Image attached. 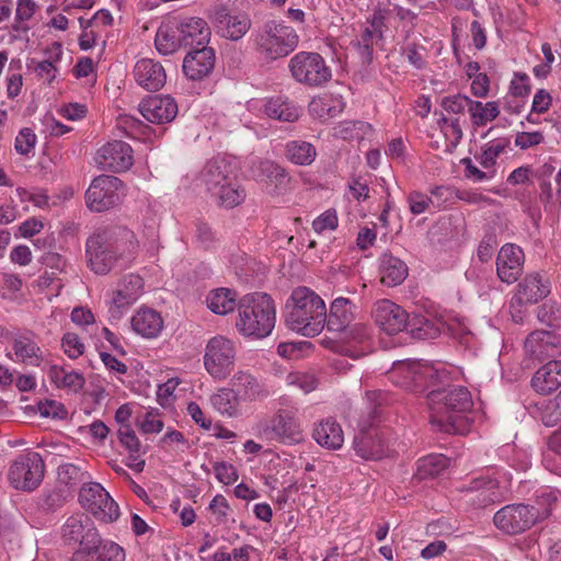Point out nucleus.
<instances>
[{
  "mask_svg": "<svg viewBox=\"0 0 561 561\" xmlns=\"http://www.w3.org/2000/svg\"><path fill=\"white\" fill-rule=\"evenodd\" d=\"M236 291L228 288H217L207 296V307L216 314L232 312L237 306Z\"/></svg>",
  "mask_w": 561,
  "mask_h": 561,
  "instance_id": "79ce46f5",
  "label": "nucleus"
},
{
  "mask_svg": "<svg viewBox=\"0 0 561 561\" xmlns=\"http://www.w3.org/2000/svg\"><path fill=\"white\" fill-rule=\"evenodd\" d=\"M558 501V494L552 490H542L535 499L534 504H530L534 508L546 510L547 514L542 517V520L547 519L552 511V505Z\"/></svg>",
  "mask_w": 561,
  "mask_h": 561,
  "instance_id": "0e129e2a",
  "label": "nucleus"
},
{
  "mask_svg": "<svg viewBox=\"0 0 561 561\" xmlns=\"http://www.w3.org/2000/svg\"><path fill=\"white\" fill-rule=\"evenodd\" d=\"M13 351L21 363L39 366L42 360L41 347L30 337L20 336L14 340Z\"/></svg>",
  "mask_w": 561,
  "mask_h": 561,
  "instance_id": "37998d69",
  "label": "nucleus"
},
{
  "mask_svg": "<svg viewBox=\"0 0 561 561\" xmlns=\"http://www.w3.org/2000/svg\"><path fill=\"white\" fill-rule=\"evenodd\" d=\"M232 386L239 399L243 401H255L268 394L256 378L243 371H239L233 376Z\"/></svg>",
  "mask_w": 561,
  "mask_h": 561,
  "instance_id": "e433bc0d",
  "label": "nucleus"
},
{
  "mask_svg": "<svg viewBox=\"0 0 561 561\" xmlns=\"http://www.w3.org/2000/svg\"><path fill=\"white\" fill-rule=\"evenodd\" d=\"M44 461L38 453L20 456L9 469V481L16 490L32 491L44 477Z\"/></svg>",
  "mask_w": 561,
  "mask_h": 561,
  "instance_id": "4468645a",
  "label": "nucleus"
},
{
  "mask_svg": "<svg viewBox=\"0 0 561 561\" xmlns=\"http://www.w3.org/2000/svg\"><path fill=\"white\" fill-rule=\"evenodd\" d=\"M35 142L36 135L31 128L25 127L16 136L14 148L20 154L26 156L34 148Z\"/></svg>",
  "mask_w": 561,
  "mask_h": 561,
  "instance_id": "680f3d73",
  "label": "nucleus"
},
{
  "mask_svg": "<svg viewBox=\"0 0 561 561\" xmlns=\"http://www.w3.org/2000/svg\"><path fill=\"white\" fill-rule=\"evenodd\" d=\"M65 502V491L62 489H53L44 493L41 501V506L44 511L54 512L60 508Z\"/></svg>",
  "mask_w": 561,
  "mask_h": 561,
  "instance_id": "052dcab7",
  "label": "nucleus"
},
{
  "mask_svg": "<svg viewBox=\"0 0 561 561\" xmlns=\"http://www.w3.org/2000/svg\"><path fill=\"white\" fill-rule=\"evenodd\" d=\"M61 346L65 353L72 359L83 354L84 345L76 333L68 332L61 339Z\"/></svg>",
  "mask_w": 561,
  "mask_h": 561,
  "instance_id": "e2e57ef3",
  "label": "nucleus"
},
{
  "mask_svg": "<svg viewBox=\"0 0 561 561\" xmlns=\"http://www.w3.org/2000/svg\"><path fill=\"white\" fill-rule=\"evenodd\" d=\"M540 417L546 426H554L561 421V400H559V394L542 405Z\"/></svg>",
  "mask_w": 561,
  "mask_h": 561,
  "instance_id": "4d7b16f0",
  "label": "nucleus"
},
{
  "mask_svg": "<svg viewBox=\"0 0 561 561\" xmlns=\"http://www.w3.org/2000/svg\"><path fill=\"white\" fill-rule=\"evenodd\" d=\"M141 115L150 123L167 124L178 115V103L170 95H150L139 103Z\"/></svg>",
  "mask_w": 561,
  "mask_h": 561,
  "instance_id": "b1692460",
  "label": "nucleus"
},
{
  "mask_svg": "<svg viewBox=\"0 0 561 561\" xmlns=\"http://www.w3.org/2000/svg\"><path fill=\"white\" fill-rule=\"evenodd\" d=\"M92 543H84L83 548H78L71 561H124V549L113 542L103 540L100 535L96 539L91 540Z\"/></svg>",
  "mask_w": 561,
  "mask_h": 561,
  "instance_id": "5701e85b",
  "label": "nucleus"
},
{
  "mask_svg": "<svg viewBox=\"0 0 561 561\" xmlns=\"http://www.w3.org/2000/svg\"><path fill=\"white\" fill-rule=\"evenodd\" d=\"M469 113L473 126H484L499 116L500 108L496 102H486L483 105L480 101L471 100Z\"/></svg>",
  "mask_w": 561,
  "mask_h": 561,
  "instance_id": "de8ad7c7",
  "label": "nucleus"
},
{
  "mask_svg": "<svg viewBox=\"0 0 561 561\" xmlns=\"http://www.w3.org/2000/svg\"><path fill=\"white\" fill-rule=\"evenodd\" d=\"M85 247L134 257L138 250V241L134 231L125 226H105L98 228L87 239Z\"/></svg>",
  "mask_w": 561,
  "mask_h": 561,
  "instance_id": "1a4fd4ad",
  "label": "nucleus"
},
{
  "mask_svg": "<svg viewBox=\"0 0 561 561\" xmlns=\"http://www.w3.org/2000/svg\"><path fill=\"white\" fill-rule=\"evenodd\" d=\"M497 245L496 236L494 233H486L478 247L477 255L482 263L491 260L494 249Z\"/></svg>",
  "mask_w": 561,
  "mask_h": 561,
  "instance_id": "774afa93",
  "label": "nucleus"
},
{
  "mask_svg": "<svg viewBox=\"0 0 561 561\" xmlns=\"http://www.w3.org/2000/svg\"><path fill=\"white\" fill-rule=\"evenodd\" d=\"M58 481L65 485L75 486L83 481L84 473L73 463H64L58 467Z\"/></svg>",
  "mask_w": 561,
  "mask_h": 561,
  "instance_id": "5fc2aeb1",
  "label": "nucleus"
},
{
  "mask_svg": "<svg viewBox=\"0 0 561 561\" xmlns=\"http://www.w3.org/2000/svg\"><path fill=\"white\" fill-rule=\"evenodd\" d=\"M44 54L47 56V59L42 61L31 59L27 66L33 68L38 77L46 78L48 83H51L57 73L56 64L61 60L62 56L61 43L54 42L50 47L44 50Z\"/></svg>",
  "mask_w": 561,
  "mask_h": 561,
  "instance_id": "4c0bfd02",
  "label": "nucleus"
},
{
  "mask_svg": "<svg viewBox=\"0 0 561 561\" xmlns=\"http://www.w3.org/2000/svg\"><path fill=\"white\" fill-rule=\"evenodd\" d=\"M183 47L198 48L207 46L211 31L202 18H185L178 24Z\"/></svg>",
  "mask_w": 561,
  "mask_h": 561,
  "instance_id": "bb28decb",
  "label": "nucleus"
},
{
  "mask_svg": "<svg viewBox=\"0 0 561 561\" xmlns=\"http://www.w3.org/2000/svg\"><path fill=\"white\" fill-rule=\"evenodd\" d=\"M460 163L465 167V178L474 183L491 180L495 175V170H480L470 158H462Z\"/></svg>",
  "mask_w": 561,
  "mask_h": 561,
  "instance_id": "13d9d810",
  "label": "nucleus"
},
{
  "mask_svg": "<svg viewBox=\"0 0 561 561\" xmlns=\"http://www.w3.org/2000/svg\"><path fill=\"white\" fill-rule=\"evenodd\" d=\"M216 54L213 47L203 46L191 49L183 59V73L192 81L207 78L214 70Z\"/></svg>",
  "mask_w": 561,
  "mask_h": 561,
  "instance_id": "4be33fe9",
  "label": "nucleus"
},
{
  "mask_svg": "<svg viewBox=\"0 0 561 561\" xmlns=\"http://www.w3.org/2000/svg\"><path fill=\"white\" fill-rule=\"evenodd\" d=\"M209 19L217 33L230 41H239L251 27V20L245 13H234L230 5L224 2L211 7Z\"/></svg>",
  "mask_w": 561,
  "mask_h": 561,
  "instance_id": "dca6fc26",
  "label": "nucleus"
},
{
  "mask_svg": "<svg viewBox=\"0 0 561 561\" xmlns=\"http://www.w3.org/2000/svg\"><path fill=\"white\" fill-rule=\"evenodd\" d=\"M237 330L244 336L264 339L271 334L276 321V307L265 293L243 296L238 304Z\"/></svg>",
  "mask_w": 561,
  "mask_h": 561,
  "instance_id": "39448f33",
  "label": "nucleus"
},
{
  "mask_svg": "<svg viewBox=\"0 0 561 561\" xmlns=\"http://www.w3.org/2000/svg\"><path fill=\"white\" fill-rule=\"evenodd\" d=\"M117 436L121 444L128 450L129 458L137 460L140 451V442L130 425L119 426Z\"/></svg>",
  "mask_w": 561,
  "mask_h": 561,
  "instance_id": "603ef678",
  "label": "nucleus"
},
{
  "mask_svg": "<svg viewBox=\"0 0 561 561\" xmlns=\"http://www.w3.org/2000/svg\"><path fill=\"white\" fill-rule=\"evenodd\" d=\"M79 502L83 508L104 523H112L119 516L117 503L100 483L84 484L79 492Z\"/></svg>",
  "mask_w": 561,
  "mask_h": 561,
  "instance_id": "f8f14e48",
  "label": "nucleus"
},
{
  "mask_svg": "<svg viewBox=\"0 0 561 561\" xmlns=\"http://www.w3.org/2000/svg\"><path fill=\"white\" fill-rule=\"evenodd\" d=\"M449 466V458L446 456L438 455H428L426 457L421 458L417 461V469L415 472V478L417 480H426L438 477L442 472H444Z\"/></svg>",
  "mask_w": 561,
  "mask_h": 561,
  "instance_id": "a19ab883",
  "label": "nucleus"
},
{
  "mask_svg": "<svg viewBox=\"0 0 561 561\" xmlns=\"http://www.w3.org/2000/svg\"><path fill=\"white\" fill-rule=\"evenodd\" d=\"M465 500L474 508H485L504 501V493L500 489L499 481L489 477H480L471 480L461 489Z\"/></svg>",
  "mask_w": 561,
  "mask_h": 561,
  "instance_id": "f3484780",
  "label": "nucleus"
},
{
  "mask_svg": "<svg viewBox=\"0 0 561 561\" xmlns=\"http://www.w3.org/2000/svg\"><path fill=\"white\" fill-rule=\"evenodd\" d=\"M293 79L310 88L324 87L332 78L331 68L318 53L299 51L288 64Z\"/></svg>",
  "mask_w": 561,
  "mask_h": 561,
  "instance_id": "0eeeda50",
  "label": "nucleus"
},
{
  "mask_svg": "<svg viewBox=\"0 0 561 561\" xmlns=\"http://www.w3.org/2000/svg\"><path fill=\"white\" fill-rule=\"evenodd\" d=\"M133 330L144 337H156L163 328V320L153 309H140L131 318Z\"/></svg>",
  "mask_w": 561,
  "mask_h": 561,
  "instance_id": "c9c22d12",
  "label": "nucleus"
},
{
  "mask_svg": "<svg viewBox=\"0 0 561 561\" xmlns=\"http://www.w3.org/2000/svg\"><path fill=\"white\" fill-rule=\"evenodd\" d=\"M353 320L352 301L344 297L335 298L331 304L329 314H325L328 330L340 334L352 324Z\"/></svg>",
  "mask_w": 561,
  "mask_h": 561,
  "instance_id": "7c9ffc66",
  "label": "nucleus"
},
{
  "mask_svg": "<svg viewBox=\"0 0 561 561\" xmlns=\"http://www.w3.org/2000/svg\"><path fill=\"white\" fill-rule=\"evenodd\" d=\"M375 35L376 32L374 30L366 27L363 31L360 38L356 43H353L364 64H370L373 61Z\"/></svg>",
  "mask_w": 561,
  "mask_h": 561,
  "instance_id": "864d4df0",
  "label": "nucleus"
},
{
  "mask_svg": "<svg viewBox=\"0 0 561 561\" xmlns=\"http://www.w3.org/2000/svg\"><path fill=\"white\" fill-rule=\"evenodd\" d=\"M37 8L38 5L34 0H16L15 23L12 25V30L16 32L27 31L28 27L21 24L31 20Z\"/></svg>",
  "mask_w": 561,
  "mask_h": 561,
  "instance_id": "3c124183",
  "label": "nucleus"
},
{
  "mask_svg": "<svg viewBox=\"0 0 561 561\" xmlns=\"http://www.w3.org/2000/svg\"><path fill=\"white\" fill-rule=\"evenodd\" d=\"M144 291V279L137 274H129L118 284L111 300L108 312L111 318L121 319L124 310L131 306Z\"/></svg>",
  "mask_w": 561,
  "mask_h": 561,
  "instance_id": "412c9836",
  "label": "nucleus"
},
{
  "mask_svg": "<svg viewBox=\"0 0 561 561\" xmlns=\"http://www.w3.org/2000/svg\"><path fill=\"white\" fill-rule=\"evenodd\" d=\"M252 171L256 180L273 184L279 191L285 190L290 181L287 171L271 160L259 161Z\"/></svg>",
  "mask_w": 561,
  "mask_h": 561,
  "instance_id": "2f4dec72",
  "label": "nucleus"
},
{
  "mask_svg": "<svg viewBox=\"0 0 561 561\" xmlns=\"http://www.w3.org/2000/svg\"><path fill=\"white\" fill-rule=\"evenodd\" d=\"M510 92L514 98H525L531 92L529 77L524 72H516L511 81Z\"/></svg>",
  "mask_w": 561,
  "mask_h": 561,
  "instance_id": "69168bd1",
  "label": "nucleus"
},
{
  "mask_svg": "<svg viewBox=\"0 0 561 561\" xmlns=\"http://www.w3.org/2000/svg\"><path fill=\"white\" fill-rule=\"evenodd\" d=\"M369 401L367 420L362 419L358 434L353 440L356 455L365 460H380L389 456V431L385 427H376L375 422L380 417V407L386 401V393L380 390L366 392Z\"/></svg>",
  "mask_w": 561,
  "mask_h": 561,
  "instance_id": "7ed1b4c3",
  "label": "nucleus"
},
{
  "mask_svg": "<svg viewBox=\"0 0 561 561\" xmlns=\"http://www.w3.org/2000/svg\"><path fill=\"white\" fill-rule=\"evenodd\" d=\"M286 325L305 336L318 335L325 325V305L322 298L308 287L293 290L286 304Z\"/></svg>",
  "mask_w": 561,
  "mask_h": 561,
  "instance_id": "20e7f679",
  "label": "nucleus"
},
{
  "mask_svg": "<svg viewBox=\"0 0 561 561\" xmlns=\"http://www.w3.org/2000/svg\"><path fill=\"white\" fill-rule=\"evenodd\" d=\"M211 404L221 414L233 416L238 411L239 397L233 389H220L211 397Z\"/></svg>",
  "mask_w": 561,
  "mask_h": 561,
  "instance_id": "8fccbe9b",
  "label": "nucleus"
},
{
  "mask_svg": "<svg viewBox=\"0 0 561 561\" xmlns=\"http://www.w3.org/2000/svg\"><path fill=\"white\" fill-rule=\"evenodd\" d=\"M95 160L102 170L124 172L134 163L133 149L129 144L122 140L108 141L98 150Z\"/></svg>",
  "mask_w": 561,
  "mask_h": 561,
  "instance_id": "a211bd4d",
  "label": "nucleus"
},
{
  "mask_svg": "<svg viewBox=\"0 0 561 561\" xmlns=\"http://www.w3.org/2000/svg\"><path fill=\"white\" fill-rule=\"evenodd\" d=\"M134 77L136 82L148 91H159L167 81V73L162 65L149 58L136 62Z\"/></svg>",
  "mask_w": 561,
  "mask_h": 561,
  "instance_id": "a878e982",
  "label": "nucleus"
},
{
  "mask_svg": "<svg viewBox=\"0 0 561 561\" xmlns=\"http://www.w3.org/2000/svg\"><path fill=\"white\" fill-rule=\"evenodd\" d=\"M525 264V253L515 243H505L501 247L495 265L496 275L502 283L512 285L519 279Z\"/></svg>",
  "mask_w": 561,
  "mask_h": 561,
  "instance_id": "6ab92c4d",
  "label": "nucleus"
},
{
  "mask_svg": "<svg viewBox=\"0 0 561 561\" xmlns=\"http://www.w3.org/2000/svg\"><path fill=\"white\" fill-rule=\"evenodd\" d=\"M546 510H537L530 504H508L499 510L493 516L497 529L507 535H518L542 522Z\"/></svg>",
  "mask_w": 561,
  "mask_h": 561,
  "instance_id": "6e6552de",
  "label": "nucleus"
},
{
  "mask_svg": "<svg viewBox=\"0 0 561 561\" xmlns=\"http://www.w3.org/2000/svg\"><path fill=\"white\" fill-rule=\"evenodd\" d=\"M339 335L343 342L350 345L346 350L350 357L359 358L373 350L370 330L364 323L351 324Z\"/></svg>",
  "mask_w": 561,
  "mask_h": 561,
  "instance_id": "cd10ccee",
  "label": "nucleus"
},
{
  "mask_svg": "<svg viewBox=\"0 0 561 561\" xmlns=\"http://www.w3.org/2000/svg\"><path fill=\"white\" fill-rule=\"evenodd\" d=\"M265 113L270 118L293 123L299 118L300 108L287 99L276 96L266 102Z\"/></svg>",
  "mask_w": 561,
  "mask_h": 561,
  "instance_id": "58836bf2",
  "label": "nucleus"
},
{
  "mask_svg": "<svg viewBox=\"0 0 561 561\" xmlns=\"http://www.w3.org/2000/svg\"><path fill=\"white\" fill-rule=\"evenodd\" d=\"M255 45L264 59L277 60L294 51L298 35L293 27L272 20L257 30Z\"/></svg>",
  "mask_w": 561,
  "mask_h": 561,
  "instance_id": "423d86ee",
  "label": "nucleus"
},
{
  "mask_svg": "<svg viewBox=\"0 0 561 561\" xmlns=\"http://www.w3.org/2000/svg\"><path fill=\"white\" fill-rule=\"evenodd\" d=\"M234 357L233 342L222 335H217L207 343L204 365L214 378L225 379L233 369Z\"/></svg>",
  "mask_w": 561,
  "mask_h": 561,
  "instance_id": "ddd939ff",
  "label": "nucleus"
},
{
  "mask_svg": "<svg viewBox=\"0 0 561 561\" xmlns=\"http://www.w3.org/2000/svg\"><path fill=\"white\" fill-rule=\"evenodd\" d=\"M312 437L322 447L339 449L344 442L341 425L333 419L321 421L313 430Z\"/></svg>",
  "mask_w": 561,
  "mask_h": 561,
  "instance_id": "f704fd0d",
  "label": "nucleus"
},
{
  "mask_svg": "<svg viewBox=\"0 0 561 561\" xmlns=\"http://www.w3.org/2000/svg\"><path fill=\"white\" fill-rule=\"evenodd\" d=\"M551 291L549 277L540 272H531L517 284L513 301L518 306L535 305L543 300Z\"/></svg>",
  "mask_w": 561,
  "mask_h": 561,
  "instance_id": "aec40b11",
  "label": "nucleus"
},
{
  "mask_svg": "<svg viewBox=\"0 0 561 561\" xmlns=\"http://www.w3.org/2000/svg\"><path fill=\"white\" fill-rule=\"evenodd\" d=\"M285 157L296 165H310L317 157L316 147L306 140H290L285 145Z\"/></svg>",
  "mask_w": 561,
  "mask_h": 561,
  "instance_id": "ea45409f",
  "label": "nucleus"
},
{
  "mask_svg": "<svg viewBox=\"0 0 561 561\" xmlns=\"http://www.w3.org/2000/svg\"><path fill=\"white\" fill-rule=\"evenodd\" d=\"M379 271L381 275V283L389 287L400 285L408 276L407 264L390 253L381 255Z\"/></svg>",
  "mask_w": 561,
  "mask_h": 561,
  "instance_id": "72a5a7b5",
  "label": "nucleus"
},
{
  "mask_svg": "<svg viewBox=\"0 0 561 561\" xmlns=\"http://www.w3.org/2000/svg\"><path fill=\"white\" fill-rule=\"evenodd\" d=\"M123 182L114 176H96L85 192L87 206L96 213L105 211L122 203Z\"/></svg>",
  "mask_w": 561,
  "mask_h": 561,
  "instance_id": "9d476101",
  "label": "nucleus"
},
{
  "mask_svg": "<svg viewBox=\"0 0 561 561\" xmlns=\"http://www.w3.org/2000/svg\"><path fill=\"white\" fill-rule=\"evenodd\" d=\"M442 378L426 390V399L432 411L431 422L437 424L443 432H457L456 414L466 413L472 408L470 391L462 386H445L448 379L446 373H440Z\"/></svg>",
  "mask_w": 561,
  "mask_h": 561,
  "instance_id": "f257e3e1",
  "label": "nucleus"
},
{
  "mask_svg": "<svg viewBox=\"0 0 561 561\" xmlns=\"http://www.w3.org/2000/svg\"><path fill=\"white\" fill-rule=\"evenodd\" d=\"M85 255L91 270L100 275L107 274L119 261L128 263L133 259L128 255H118L111 251L93 249V247H85Z\"/></svg>",
  "mask_w": 561,
  "mask_h": 561,
  "instance_id": "473e14b6",
  "label": "nucleus"
},
{
  "mask_svg": "<svg viewBox=\"0 0 561 561\" xmlns=\"http://www.w3.org/2000/svg\"><path fill=\"white\" fill-rule=\"evenodd\" d=\"M233 176L230 163L224 158H214L207 161L201 171V181L206 190L213 194Z\"/></svg>",
  "mask_w": 561,
  "mask_h": 561,
  "instance_id": "c85d7f7f",
  "label": "nucleus"
},
{
  "mask_svg": "<svg viewBox=\"0 0 561 561\" xmlns=\"http://www.w3.org/2000/svg\"><path fill=\"white\" fill-rule=\"evenodd\" d=\"M549 339H554V334L548 331H534L525 340V350L537 358L553 357L554 354L547 350Z\"/></svg>",
  "mask_w": 561,
  "mask_h": 561,
  "instance_id": "49530a36",
  "label": "nucleus"
},
{
  "mask_svg": "<svg viewBox=\"0 0 561 561\" xmlns=\"http://www.w3.org/2000/svg\"><path fill=\"white\" fill-rule=\"evenodd\" d=\"M470 104L471 99L462 94L445 96L440 102V105L445 111L454 114L463 113L466 108H470Z\"/></svg>",
  "mask_w": 561,
  "mask_h": 561,
  "instance_id": "bf43d9fd",
  "label": "nucleus"
},
{
  "mask_svg": "<svg viewBox=\"0 0 561 561\" xmlns=\"http://www.w3.org/2000/svg\"><path fill=\"white\" fill-rule=\"evenodd\" d=\"M538 319L548 327L558 329L561 327V308L556 302H546L538 310Z\"/></svg>",
  "mask_w": 561,
  "mask_h": 561,
  "instance_id": "6e6d98bb",
  "label": "nucleus"
},
{
  "mask_svg": "<svg viewBox=\"0 0 561 561\" xmlns=\"http://www.w3.org/2000/svg\"><path fill=\"white\" fill-rule=\"evenodd\" d=\"M214 472L216 478L227 485L234 483L239 478L237 469L232 465L225 461L215 462Z\"/></svg>",
  "mask_w": 561,
  "mask_h": 561,
  "instance_id": "338daca9",
  "label": "nucleus"
},
{
  "mask_svg": "<svg viewBox=\"0 0 561 561\" xmlns=\"http://www.w3.org/2000/svg\"><path fill=\"white\" fill-rule=\"evenodd\" d=\"M62 539L68 545H79L83 548L84 543H92L99 535L91 518L84 514L70 516L62 526Z\"/></svg>",
  "mask_w": 561,
  "mask_h": 561,
  "instance_id": "393cba45",
  "label": "nucleus"
},
{
  "mask_svg": "<svg viewBox=\"0 0 561 561\" xmlns=\"http://www.w3.org/2000/svg\"><path fill=\"white\" fill-rule=\"evenodd\" d=\"M508 145V138H500L496 141H490L484 145L482 153L477 156L476 159L484 170H495L494 165L496 164V159L505 151Z\"/></svg>",
  "mask_w": 561,
  "mask_h": 561,
  "instance_id": "09e8293b",
  "label": "nucleus"
},
{
  "mask_svg": "<svg viewBox=\"0 0 561 561\" xmlns=\"http://www.w3.org/2000/svg\"><path fill=\"white\" fill-rule=\"evenodd\" d=\"M298 408L285 405L279 408L265 428V434L287 445L299 444L304 440L301 425L298 420Z\"/></svg>",
  "mask_w": 561,
  "mask_h": 561,
  "instance_id": "2eb2a0df",
  "label": "nucleus"
},
{
  "mask_svg": "<svg viewBox=\"0 0 561 561\" xmlns=\"http://www.w3.org/2000/svg\"><path fill=\"white\" fill-rule=\"evenodd\" d=\"M154 44L161 55H170L183 47L178 26L175 28L160 27L157 32Z\"/></svg>",
  "mask_w": 561,
  "mask_h": 561,
  "instance_id": "a18cd8bd",
  "label": "nucleus"
},
{
  "mask_svg": "<svg viewBox=\"0 0 561 561\" xmlns=\"http://www.w3.org/2000/svg\"><path fill=\"white\" fill-rule=\"evenodd\" d=\"M531 386L540 394H550L561 387V360H550L531 378Z\"/></svg>",
  "mask_w": 561,
  "mask_h": 561,
  "instance_id": "c756f323",
  "label": "nucleus"
},
{
  "mask_svg": "<svg viewBox=\"0 0 561 561\" xmlns=\"http://www.w3.org/2000/svg\"><path fill=\"white\" fill-rule=\"evenodd\" d=\"M371 314L376 324L389 335L407 331L415 340H432L440 334L435 320L419 313L409 314L389 299L375 302Z\"/></svg>",
  "mask_w": 561,
  "mask_h": 561,
  "instance_id": "f03ea898",
  "label": "nucleus"
},
{
  "mask_svg": "<svg viewBox=\"0 0 561 561\" xmlns=\"http://www.w3.org/2000/svg\"><path fill=\"white\" fill-rule=\"evenodd\" d=\"M211 195L216 196L218 204L226 208H233L245 198L244 190L237 184L233 176Z\"/></svg>",
  "mask_w": 561,
  "mask_h": 561,
  "instance_id": "c03bdc74",
  "label": "nucleus"
},
{
  "mask_svg": "<svg viewBox=\"0 0 561 561\" xmlns=\"http://www.w3.org/2000/svg\"><path fill=\"white\" fill-rule=\"evenodd\" d=\"M392 376H402V386L415 392H426L440 380V373L433 366L420 360H398L392 365Z\"/></svg>",
  "mask_w": 561,
  "mask_h": 561,
  "instance_id": "9b49d317",
  "label": "nucleus"
}]
</instances>
